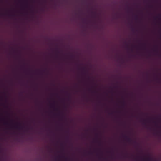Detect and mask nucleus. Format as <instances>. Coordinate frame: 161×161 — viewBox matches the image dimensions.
Segmentation results:
<instances>
[{"instance_id":"f257e3e1","label":"nucleus","mask_w":161,"mask_h":161,"mask_svg":"<svg viewBox=\"0 0 161 161\" xmlns=\"http://www.w3.org/2000/svg\"><path fill=\"white\" fill-rule=\"evenodd\" d=\"M123 137L126 141L129 142L130 143L133 141L131 138L127 136L124 135H123Z\"/></svg>"},{"instance_id":"f03ea898","label":"nucleus","mask_w":161,"mask_h":161,"mask_svg":"<svg viewBox=\"0 0 161 161\" xmlns=\"http://www.w3.org/2000/svg\"><path fill=\"white\" fill-rule=\"evenodd\" d=\"M15 127V128L18 129H20L22 128L21 127H20V126H18L17 125L14 126Z\"/></svg>"},{"instance_id":"7ed1b4c3","label":"nucleus","mask_w":161,"mask_h":161,"mask_svg":"<svg viewBox=\"0 0 161 161\" xmlns=\"http://www.w3.org/2000/svg\"><path fill=\"white\" fill-rule=\"evenodd\" d=\"M91 13H92V16L93 17H95V12H91Z\"/></svg>"},{"instance_id":"20e7f679","label":"nucleus","mask_w":161,"mask_h":161,"mask_svg":"<svg viewBox=\"0 0 161 161\" xmlns=\"http://www.w3.org/2000/svg\"><path fill=\"white\" fill-rule=\"evenodd\" d=\"M146 120L145 119H144L143 120H142V122H143V124H144V125H146Z\"/></svg>"},{"instance_id":"39448f33","label":"nucleus","mask_w":161,"mask_h":161,"mask_svg":"<svg viewBox=\"0 0 161 161\" xmlns=\"http://www.w3.org/2000/svg\"><path fill=\"white\" fill-rule=\"evenodd\" d=\"M135 19L136 20H137L138 19V17L137 16H136L135 17Z\"/></svg>"},{"instance_id":"423d86ee","label":"nucleus","mask_w":161,"mask_h":161,"mask_svg":"<svg viewBox=\"0 0 161 161\" xmlns=\"http://www.w3.org/2000/svg\"><path fill=\"white\" fill-rule=\"evenodd\" d=\"M122 105H124V106L125 105V103L124 101H123L122 102Z\"/></svg>"},{"instance_id":"0eeeda50","label":"nucleus","mask_w":161,"mask_h":161,"mask_svg":"<svg viewBox=\"0 0 161 161\" xmlns=\"http://www.w3.org/2000/svg\"><path fill=\"white\" fill-rule=\"evenodd\" d=\"M96 92V91H92V92Z\"/></svg>"},{"instance_id":"6e6552de","label":"nucleus","mask_w":161,"mask_h":161,"mask_svg":"<svg viewBox=\"0 0 161 161\" xmlns=\"http://www.w3.org/2000/svg\"><path fill=\"white\" fill-rule=\"evenodd\" d=\"M134 28H132V31H134Z\"/></svg>"},{"instance_id":"1a4fd4ad","label":"nucleus","mask_w":161,"mask_h":161,"mask_svg":"<svg viewBox=\"0 0 161 161\" xmlns=\"http://www.w3.org/2000/svg\"><path fill=\"white\" fill-rule=\"evenodd\" d=\"M58 53H59V52L58 50H57L56 51Z\"/></svg>"},{"instance_id":"9d476101","label":"nucleus","mask_w":161,"mask_h":161,"mask_svg":"<svg viewBox=\"0 0 161 161\" xmlns=\"http://www.w3.org/2000/svg\"><path fill=\"white\" fill-rule=\"evenodd\" d=\"M2 15V14L0 13V16Z\"/></svg>"},{"instance_id":"9b49d317","label":"nucleus","mask_w":161,"mask_h":161,"mask_svg":"<svg viewBox=\"0 0 161 161\" xmlns=\"http://www.w3.org/2000/svg\"><path fill=\"white\" fill-rule=\"evenodd\" d=\"M83 70H84L85 68H83Z\"/></svg>"},{"instance_id":"f8f14e48","label":"nucleus","mask_w":161,"mask_h":161,"mask_svg":"<svg viewBox=\"0 0 161 161\" xmlns=\"http://www.w3.org/2000/svg\"><path fill=\"white\" fill-rule=\"evenodd\" d=\"M98 142H99V143H100V141H98Z\"/></svg>"},{"instance_id":"ddd939ff","label":"nucleus","mask_w":161,"mask_h":161,"mask_svg":"<svg viewBox=\"0 0 161 161\" xmlns=\"http://www.w3.org/2000/svg\"><path fill=\"white\" fill-rule=\"evenodd\" d=\"M130 8L129 7L128 8V9H129Z\"/></svg>"}]
</instances>
